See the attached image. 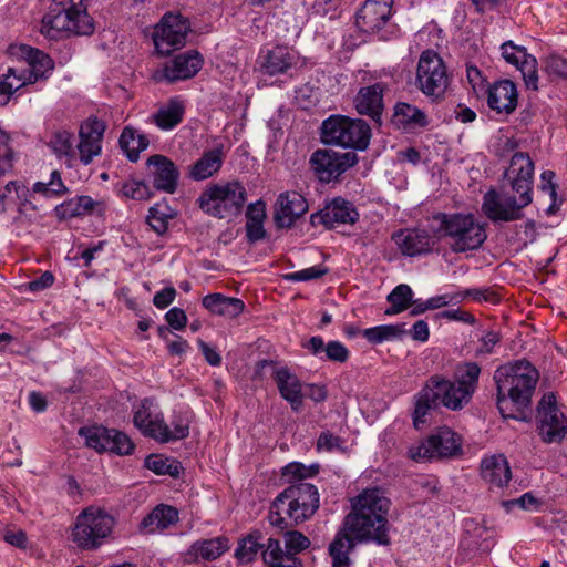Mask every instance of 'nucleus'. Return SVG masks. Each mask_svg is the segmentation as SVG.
<instances>
[{
    "label": "nucleus",
    "mask_w": 567,
    "mask_h": 567,
    "mask_svg": "<svg viewBox=\"0 0 567 567\" xmlns=\"http://www.w3.org/2000/svg\"><path fill=\"white\" fill-rule=\"evenodd\" d=\"M384 90L385 85L380 82L363 86L358 91L353 101L357 112L369 116L378 125L382 124Z\"/></svg>",
    "instance_id": "nucleus-26"
},
{
    "label": "nucleus",
    "mask_w": 567,
    "mask_h": 567,
    "mask_svg": "<svg viewBox=\"0 0 567 567\" xmlns=\"http://www.w3.org/2000/svg\"><path fill=\"white\" fill-rule=\"evenodd\" d=\"M502 55L506 62L515 65L520 71L526 87L533 91L538 90L537 60L528 54L524 47L506 41L501 45Z\"/></svg>",
    "instance_id": "nucleus-19"
},
{
    "label": "nucleus",
    "mask_w": 567,
    "mask_h": 567,
    "mask_svg": "<svg viewBox=\"0 0 567 567\" xmlns=\"http://www.w3.org/2000/svg\"><path fill=\"white\" fill-rule=\"evenodd\" d=\"M497 386V409L506 419L518 420L516 412L528 408L539 379L538 371L525 360L498 367L493 377Z\"/></svg>",
    "instance_id": "nucleus-3"
},
{
    "label": "nucleus",
    "mask_w": 567,
    "mask_h": 567,
    "mask_svg": "<svg viewBox=\"0 0 567 567\" xmlns=\"http://www.w3.org/2000/svg\"><path fill=\"white\" fill-rule=\"evenodd\" d=\"M440 403L444 405V391L441 390L437 374H435L414 396L413 424L415 429H421L426 423L427 414L437 409Z\"/></svg>",
    "instance_id": "nucleus-20"
},
{
    "label": "nucleus",
    "mask_w": 567,
    "mask_h": 567,
    "mask_svg": "<svg viewBox=\"0 0 567 567\" xmlns=\"http://www.w3.org/2000/svg\"><path fill=\"white\" fill-rule=\"evenodd\" d=\"M133 450L134 444L125 433L110 429V444H107L106 452H112L118 455H128Z\"/></svg>",
    "instance_id": "nucleus-48"
},
{
    "label": "nucleus",
    "mask_w": 567,
    "mask_h": 567,
    "mask_svg": "<svg viewBox=\"0 0 567 567\" xmlns=\"http://www.w3.org/2000/svg\"><path fill=\"white\" fill-rule=\"evenodd\" d=\"M285 553L288 554L289 567H302L301 560L297 555L309 548L310 539L298 530H287L282 535Z\"/></svg>",
    "instance_id": "nucleus-40"
},
{
    "label": "nucleus",
    "mask_w": 567,
    "mask_h": 567,
    "mask_svg": "<svg viewBox=\"0 0 567 567\" xmlns=\"http://www.w3.org/2000/svg\"><path fill=\"white\" fill-rule=\"evenodd\" d=\"M481 476L491 485L502 487L512 478V472L507 458L499 455L485 457L481 462Z\"/></svg>",
    "instance_id": "nucleus-30"
},
{
    "label": "nucleus",
    "mask_w": 567,
    "mask_h": 567,
    "mask_svg": "<svg viewBox=\"0 0 567 567\" xmlns=\"http://www.w3.org/2000/svg\"><path fill=\"white\" fill-rule=\"evenodd\" d=\"M393 0H365L355 16L358 28L365 33L379 32L391 17Z\"/></svg>",
    "instance_id": "nucleus-21"
},
{
    "label": "nucleus",
    "mask_w": 567,
    "mask_h": 567,
    "mask_svg": "<svg viewBox=\"0 0 567 567\" xmlns=\"http://www.w3.org/2000/svg\"><path fill=\"white\" fill-rule=\"evenodd\" d=\"M328 272L327 268L321 266H313L310 268H306L299 271L290 272L284 276V278L288 281H308L321 278L323 275Z\"/></svg>",
    "instance_id": "nucleus-54"
},
{
    "label": "nucleus",
    "mask_w": 567,
    "mask_h": 567,
    "mask_svg": "<svg viewBox=\"0 0 567 567\" xmlns=\"http://www.w3.org/2000/svg\"><path fill=\"white\" fill-rule=\"evenodd\" d=\"M392 238L401 252L409 257L429 254L435 245L433 237L424 229H401Z\"/></svg>",
    "instance_id": "nucleus-28"
},
{
    "label": "nucleus",
    "mask_w": 567,
    "mask_h": 567,
    "mask_svg": "<svg viewBox=\"0 0 567 567\" xmlns=\"http://www.w3.org/2000/svg\"><path fill=\"white\" fill-rule=\"evenodd\" d=\"M307 212L308 203L301 194L285 192L276 200L274 220L278 228H290Z\"/></svg>",
    "instance_id": "nucleus-22"
},
{
    "label": "nucleus",
    "mask_w": 567,
    "mask_h": 567,
    "mask_svg": "<svg viewBox=\"0 0 567 567\" xmlns=\"http://www.w3.org/2000/svg\"><path fill=\"white\" fill-rule=\"evenodd\" d=\"M354 151L336 152L332 150H317L310 157V164L321 182L329 183L337 179L346 171L358 163Z\"/></svg>",
    "instance_id": "nucleus-13"
},
{
    "label": "nucleus",
    "mask_w": 567,
    "mask_h": 567,
    "mask_svg": "<svg viewBox=\"0 0 567 567\" xmlns=\"http://www.w3.org/2000/svg\"><path fill=\"white\" fill-rule=\"evenodd\" d=\"M147 166L153 178V187L174 194L179 179V171L174 162L164 155H153L147 159Z\"/></svg>",
    "instance_id": "nucleus-25"
},
{
    "label": "nucleus",
    "mask_w": 567,
    "mask_h": 567,
    "mask_svg": "<svg viewBox=\"0 0 567 567\" xmlns=\"http://www.w3.org/2000/svg\"><path fill=\"white\" fill-rule=\"evenodd\" d=\"M164 430H162L159 441L161 443H166L171 441L182 440L188 436L189 430L188 425L183 423H177L174 425V429L171 430L166 423H164Z\"/></svg>",
    "instance_id": "nucleus-57"
},
{
    "label": "nucleus",
    "mask_w": 567,
    "mask_h": 567,
    "mask_svg": "<svg viewBox=\"0 0 567 567\" xmlns=\"http://www.w3.org/2000/svg\"><path fill=\"white\" fill-rule=\"evenodd\" d=\"M79 435L84 437L86 446L97 452H106L110 444V429L102 425L81 427Z\"/></svg>",
    "instance_id": "nucleus-44"
},
{
    "label": "nucleus",
    "mask_w": 567,
    "mask_h": 567,
    "mask_svg": "<svg viewBox=\"0 0 567 567\" xmlns=\"http://www.w3.org/2000/svg\"><path fill=\"white\" fill-rule=\"evenodd\" d=\"M165 319L174 330H182L187 324V316L185 311L177 307L169 309L165 315Z\"/></svg>",
    "instance_id": "nucleus-62"
},
{
    "label": "nucleus",
    "mask_w": 567,
    "mask_h": 567,
    "mask_svg": "<svg viewBox=\"0 0 567 567\" xmlns=\"http://www.w3.org/2000/svg\"><path fill=\"white\" fill-rule=\"evenodd\" d=\"M545 70L549 74L558 75L567 80V60L561 56H549L545 62Z\"/></svg>",
    "instance_id": "nucleus-59"
},
{
    "label": "nucleus",
    "mask_w": 567,
    "mask_h": 567,
    "mask_svg": "<svg viewBox=\"0 0 567 567\" xmlns=\"http://www.w3.org/2000/svg\"><path fill=\"white\" fill-rule=\"evenodd\" d=\"M104 131L105 124L97 117H90L80 126V142L76 147L84 165H89L95 156L101 154Z\"/></svg>",
    "instance_id": "nucleus-23"
},
{
    "label": "nucleus",
    "mask_w": 567,
    "mask_h": 567,
    "mask_svg": "<svg viewBox=\"0 0 567 567\" xmlns=\"http://www.w3.org/2000/svg\"><path fill=\"white\" fill-rule=\"evenodd\" d=\"M247 200V190L238 181L207 185L196 203L208 216L233 219L240 215Z\"/></svg>",
    "instance_id": "nucleus-6"
},
{
    "label": "nucleus",
    "mask_w": 567,
    "mask_h": 567,
    "mask_svg": "<svg viewBox=\"0 0 567 567\" xmlns=\"http://www.w3.org/2000/svg\"><path fill=\"white\" fill-rule=\"evenodd\" d=\"M390 506L391 501L379 487L365 488L351 499V511L329 545L332 567H349V554L359 543L390 545Z\"/></svg>",
    "instance_id": "nucleus-1"
},
{
    "label": "nucleus",
    "mask_w": 567,
    "mask_h": 567,
    "mask_svg": "<svg viewBox=\"0 0 567 567\" xmlns=\"http://www.w3.org/2000/svg\"><path fill=\"white\" fill-rule=\"evenodd\" d=\"M266 368L271 369V375L277 384L278 391L295 412L301 410L303 405L302 384L299 378L287 367H278L271 360H261L257 363L256 374L262 377Z\"/></svg>",
    "instance_id": "nucleus-14"
},
{
    "label": "nucleus",
    "mask_w": 567,
    "mask_h": 567,
    "mask_svg": "<svg viewBox=\"0 0 567 567\" xmlns=\"http://www.w3.org/2000/svg\"><path fill=\"white\" fill-rule=\"evenodd\" d=\"M319 507V493L315 485L299 482L281 492L272 502L268 520L281 530L310 518Z\"/></svg>",
    "instance_id": "nucleus-4"
},
{
    "label": "nucleus",
    "mask_w": 567,
    "mask_h": 567,
    "mask_svg": "<svg viewBox=\"0 0 567 567\" xmlns=\"http://www.w3.org/2000/svg\"><path fill=\"white\" fill-rule=\"evenodd\" d=\"M176 290L174 287H166L162 289L161 291H157L154 295L153 303L159 308L164 309L168 307L175 299Z\"/></svg>",
    "instance_id": "nucleus-64"
},
{
    "label": "nucleus",
    "mask_w": 567,
    "mask_h": 567,
    "mask_svg": "<svg viewBox=\"0 0 567 567\" xmlns=\"http://www.w3.org/2000/svg\"><path fill=\"white\" fill-rule=\"evenodd\" d=\"M487 104L497 113L511 114L517 106V89L509 80L495 82L487 90Z\"/></svg>",
    "instance_id": "nucleus-29"
},
{
    "label": "nucleus",
    "mask_w": 567,
    "mask_h": 567,
    "mask_svg": "<svg viewBox=\"0 0 567 567\" xmlns=\"http://www.w3.org/2000/svg\"><path fill=\"white\" fill-rule=\"evenodd\" d=\"M246 237L251 244L257 243L266 237L264 221H246Z\"/></svg>",
    "instance_id": "nucleus-63"
},
{
    "label": "nucleus",
    "mask_w": 567,
    "mask_h": 567,
    "mask_svg": "<svg viewBox=\"0 0 567 567\" xmlns=\"http://www.w3.org/2000/svg\"><path fill=\"white\" fill-rule=\"evenodd\" d=\"M145 466L157 475H171L178 477L182 465L178 461L163 457L161 455H150L145 460Z\"/></svg>",
    "instance_id": "nucleus-46"
},
{
    "label": "nucleus",
    "mask_w": 567,
    "mask_h": 567,
    "mask_svg": "<svg viewBox=\"0 0 567 567\" xmlns=\"http://www.w3.org/2000/svg\"><path fill=\"white\" fill-rule=\"evenodd\" d=\"M450 84L447 69L442 58L433 50L422 52L415 76V86L432 102L445 97Z\"/></svg>",
    "instance_id": "nucleus-11"
},
{
    "label": "nucleus",
    "mask_w": 567,
    "mask_h": 567,
    "mask_svg": "<svg viewBox=\"0 0 567 567\" xmlns=\"http://www.w3.org/2000/svg\"><path fill=\"white\" fill-rule=\"evenodd\" d=\"M202 303L213 315L227 318H235L245 309V303L241 299L226 297L218 292L205 296Z\"/></svg>",
    "instance_id": "nucleus-32"
},
{
    "label": "nucleus",
    "mask_w": 567,
    "mask_h": 567,
    "mask_svg": "<svg viewBox=\"0 0 567 567\" xmlns=\"http://www.w3.org/2000/svg\"><path fill=\"white\" fill-rule=\"evenodd\" d=\"M97 205L99 203L90 196H78L59 205L55 210L62 218H72L91 215Z\"/></svg>",
    "instance_id": "nucleus-42"
},
{
    "label": "nucleus",
    "mask_w": 567,
    "mask_h": 567,
    "mask_svg": "<svg viewBox=\"0 0 567 567\" xmlns=\"http://www.w3.org/2000/svg\"><path fill=\"white\" fill-rule=\"evenodd\" d=\"M433 220L439 223V236L447 239L451 250L456 254L476 250L487 238L485 224L471 213H437Z\"/></svg>",
    "instance_id": "nucleus-5"
},
{
    "label": "nucleus",
    "mask_w": 567,
    "mask_h": 567,
    "mask_svg": "<svg viewBox=\"0 0 567 567\" xmlns=\"http://www.w3.org/2000/svg\"><path fill=\"white\" fill-rule=\"evenodd\" d=\"M178 522V512L169 505L156 506L141 522V529L145 533H156L167 529Z\"/></svg>",
    "instance_id": "nucleus-33"
},
{
    "label": "nucleus",
    "mask_w": 567,
    "mask_h": 567,
    "mask_svg": "<svg viewBox=\"0 0 567 567\" xmlns=\"http://www.w3.org/2000/svg\"><path fill=\"white\" fill-rule=\"evenodd\" d=\"M204 59L196 50H189L175 55L167 61L163 69L154 75L155 80L175 83L194 78L202 69Z\"/></svg>",
    "instance_id": "nucleus-16"
},
{
    "label": "nucleus",
    "mask_w": 567,
    "mask_h": 567,
    "mask_svg": "<svg viewBox=\"0 0 567 567\" xmlns=\"http://www.w3.org/2000/svg\"><path fill=\"white\" fill-rule=\"evenodd\" d=\"M370 138L371 128L361 118L331 115L321 124V141L327 145L364 151L370 144Z\"/></svg>",
    "instance_id": "nucleus-7"
},
{
    "label": "nucleus",
    "mask_w": 567,
    "mask_h": 567,
    "mask_svg": "<svg viewBox=\"0 0 567 567\" xmlns=\"http://www.w3.org/2000/svg\"><path fill=\"white\" fill-rule=\"evenodd\" d=\"M461 301H463L462 293H446L442 296H435L425 300V308H427V310H435L450 303H457Z\"/></svg>",
    "instance_id": "nucleus-58"
},
{
    "label": "nucleus",
    "mask_w": 567,
    "mask_h": 567,
    "mask_svg": "<svg viewBox=\"0 0 567 567\" xmlns=\"http://www.w3.org/2000/svg\"><path fill=\"white\" fill-rule=\"evenodd\" d=\"M118 144L131 162H136L138 159V152L135 142V130L128 126L124 127L120 136Z\"/></svg>",
    "instance_id": "nucleus-52"
},
{
    "label": "nucleus",
    "mask_w": 567,
    "mask_h": 567,
    "mask_svg": "<svg viewBox=\"0 0 567 567\" xmlns=\"http://www.w3.org/2000/svg\"><path fill=\"white\" fill-rule=\"evenodd\" d=\"M188 25L179 16L165 14L153 33L155 49L161 55H168L186 43Z\"/></svg>",
    "instance_id": "nucleus-15"
},
{
    "label": "nucleus",
    "mask_w": 567,
    "mask_h": 567,
    "mask_svg": "<svg viewBox=\"0 0 567 567\" xmlns=\"http://www.w3.org/2000/svg\"><path fill=\"white\" fill-rule=\"evenodd\" d=\"M430 446L435 457H450L461 452V440L450 427H441L429 436Z\"/></svg>",
    "instance_id": "nucleus-34"
},
{
    "label": "nucleus",
    "mask_w": 567,
    "mask_h": 567,
    "mask_svg": "<svg viewBox=\"0 0 567 567\" xmlns=\"http://www.w3.org/2000/svg\"><path fill=\"white\" fill-rule=\"evenodd\" d=\"M261 557L266 567L288 565V554L281 547L280 540L272 537L268 538L267 543L264 544Z\"/></svg>",
    "instance_id": "nucleus-45"
},
{
    "label": "nucleus",
    "mask_w": 567,
    "mask_h": 567,
    "mask_svg": "<svg viewBox=\"0 0 567 567\" xmlns=\"http://www.w3.org/2000/svg\"><path fill=\"white\" fill-rule=\"evenodd\" d=\"M228 549V540L225 537H216L195 542L189 549L196 557L204 560H215Z\"/></svg>",
    "instance_id": "nucleus-41"
},
{
    "label": "nucleus",
    "mask_w": 567,
    "mask_h": 567,
    "mask_svg": "<svg viewBox=\"0 0 567 567\" xmlns=\"http://www.w3.org/2000/svg\"><path fill=\"white\" fill-rule=\"evenodd\" d=\"M133 423L147 437L159 441L164 430V415L153 399H144L134 411Z\"/></svg>",
    "instance_id": "nucleus-24"
},
{
    "label": "nucleus",
    "mask_w": 567,
    "mask_h": 567,
    "mask_svg": "<svg viewBox=\"0 0 567 567\" xmlns=\"http://www.w3.org/2000/svg\"><path fill=\"white\" fill-rule=\"evenodd\" d=\"M392 123L405 131L423 128L427 126L426 114L415 105L405 102H398L394 105Z\"/></svg>",
    "instance_id": "nucleus-31"
},
{
    "label": "nucleus",
    "mask_w": 567,
    "mask_h": 567,
    "mask_svg": "<svg viewBox=\"0 0 567 567\" xmlns=\"http://www.w3.org/2000/svg\"><path fill=\"white\" fill-rule=\"evenodd\" d=\"M534 162L527 153H515L503 174L501 189L491 188L483 196L482 212L493 223L523 218V209L533 202Z\"/></svg>",
    "instance_id": "nucleus-2"
},
{
    "label": "nucleus",
    "mask_w": 567,
    "mask_h": 567,
    "mask_svg": "<svg viewBox=\"0 0 567 567\" xmlns=\"http://www.w3.org/2000/svg\"><path fill=\"white\" fill-rule=\"evenodd\" d=\"M432 446H430V440H425L417 445H413L409 449L408 455L411 460L420 462L424 460H432L434 455L432 453Z\"/></svg>",
    "instance_id": "nucleus-60"
},
{
    "label": "nucleus",
    "mask_w": 567,
    "mask_h": 567,
    "mask_svg": "<svg viewBox=\"0 0 567 567\" xmlns=\"http://www.w3.org/2000/svg\"><path fill=\"white\" fill-rule=\"evenodd\" d=\"M461 293L463 296V300L466 297H471L475 301H486L491 303H497L499 301V297L491 288H473Z\"/></svg>",
    "instance_id": "nucleus-56"
},
{
    "label": "nucleus",
    "mask_w": 567,
    "mask_h": 567,
    "mask_svg": "<svg viewBox=\"0 0 567 567\" xmlns=\"http://www.w3.org/2000/svg\"><path fill=\"white\" fill-rule=\"evenodd\" d=\"M535 419L538 435L544 443H561L567 437V416L559 410L553 392L543 395Z\"/></svg>",
    "instance_id": "nucleus-12"
},
{
    "label": "nucleus",
    "mask_w": 567,
    "mask_h": 567,
    "mask_svg": "<svg viewBox=\"0 0 567 567\" xmlns=\"http://www.w3.org/2000/svg\"><path fill=\"white\" fill-rule=\"evenodd\" d=\"M48 145L56 156H70L73 153L72 134L64 130L56 131L52 134Z\"/></svg>",
    "instance_id": "nucleus-47"
},
{
    "label": "nucleus",
    "mask_w": 567,
    "mask_h": 567,
    "mask_svg": "<svg viewBox=\"0 0 567 567\" xmlns=\"http://www.w3.org/2000/svg\"><path fill=\"white\" fill-rule=\"evenodd\" d=\"M185 106L178 99H171L162 105L153 115V123L161 130L167 131L177 126L184 117Z\"/></svg>",
    "instance_id": "nucleus-35"
},
{
    "label": "nucleus",
    "mask_w": 567,
    "mask_h": 567,
    "mask_svg": "<svg viewBox=\"0 0 567 567\" xmlns=\"http://www.w3.org/2000/svg\"><path fill=\"white\" fill-rule=\"evenodd\" d=\"M223 165V152L214 148L205 152L203 156L192 166L189 176L195 181H203L212 177Z\"/></svg>",
    "instance_id": "nucleus-37"
},
{
    "label": "nucleus",
    "mask_w": 567,
    "mask_h": 567,
    "mask_svg": "<svg viewBox=\"0 0 567 567\" xmlns=\"http://www.w3.org/2000/svg\"><path fill=\"white\" fill-rule=\"evenodd\" d=\"M466 76L475 94H480L485 91L486 80L475 65H467Z\"/></svg>",
    "instance_id": "nucleus-61"
},
{
    "label": "nucleus",
    "mask_w": 567,
    "mask_h": 567,
    "mask_svg": "<svg viewBox=\"0 0 567 567\" xmlns=\"http://www.w3.org/2000/svg\"><path fill=\"white\" fill-rule=\"evenodd\" d=\"M318 473V466L307 467L301 463H290L282 468V475L290 480L302 481Z\"/></svg>",
    "instance_id": "nucleus-53"
},
{
    "label": "nucleus",
    "mask_w": 567,
    "mask_h": 567,
    "mask_svg": "<svg viewBox=\"0 0 567 567\" xmlns=\"http://www.w3.org/2000/svg\"><path fill=\"white\" fill-rule=\"evenodd\" d=\"M298 62V53L284 45L267 50L259 56L260 71L269 76L287 74Z\"/></svg>",
    "instance_id": "nucleus-27"
},
{
    "label": "nucleus",
    "mask_w": 567,
    "mask_h": 567,
    "mask_svg": "<svg viewBox=\"0 0 567 567\" xmlns=\"http://www.w3.org/2000/svg\"><path fill=\"white\" fill-rule=\"evenodd\" d=\"M303 347L315 355L323 352L326 359L334 362L343 363L349 358V350L340 341H329L324 344L321 337H312Z\"/></svg>",
    "instance_id": "nucleus-36"
},
{
    "label": "nucleus",
    "mask_w": 567,
    "mask_h": 567,
    "mask_svg": "<svg viewBox=\"0 0 567 567\" xmlns=\"http://www.w3.org/2000/svg\"><path fill=\"white\" fill-rule=\"evenodd\" d=\"M413 291L409 285H398L386 297L391 306L385 310V315L393 316L403 312L411 307Z\"/></svg>",
    "instance_id": "nucleus-43"
},
{
    "label": "nucleus",
    "mask_w": 567,
    "mask_h": 567,
    "mask_svg": "<svg viewBox=\"0 0 567 567\" xmlns=\"http://www.w3.org/2000/svg\"><path fill=\"white\" fill-rule=\"evenodd\" d=\"M8 53L27 61L29 68L20 72L29 84L48 79L54 69V61L47 53L27 44H11Z\"/></svg>",
    "instance_id": "nucleus-17"
},
{
    "label": "nucleus",
    "mask_w": 567,
    "mask_h": 567,
    "mask_svg": "<svg viewBox=\"0 0 567 567\" xmlns=\"http://www.w3.org/2000/svg\"><path fill=\"white\" fill-rule=\"evenodd\" d=\"M23 78L21 72H17L12 68L8 70L4 80L0 81V94L6 96L4 103L8 102L13 92L29 84Z\"/></svg>",
    "instance_id": "nucleus-50"
},
{
    "label": "nucleus",
    "mask_w": 567,
    "mask_h": 567,
    "mask_svg": "<svg viewBox=\"0 0 567 567\" xmlns=\"http://www.w3.org/2000/svg\"><path fill=\"white\" fill-rule=\"evenodd\" d=\"M113 525L114 519L106 512L89 507L76 516L72 542L81 549H95L111 534Z\"/></svg>",
    "instance_id": "nucleus-10"
},
{
    "label": "nucleus",
    "mask_w": 567,
    "mask_h": 567,
    "mask_svg": "<svg viewBox=\"0 0 567 567\" xmlns=\"http://www.w3.org/2000/svg\"><path fill=\"white\" fill-rule=\"evenodd\" d=\"M481 371L476 362H462L455 367L453 381L437 375L444 391V406L457 411L468 404L478 388Z\"/></svg>",
    "instance_id": "nucleus-9"
},
{
    "label": "nucleus",
    "mask_w": 567,
    "mask_h": 567,
    "mask_svg": "<svg viewBox=\"0 0 567 567\" xmlns=\"http://www.w3.org/2000/svg\"><path fill=\"white\" fill-rule=\"evenodd\" d=\"M359 218L353 204L341 197L333 198L321 210L311 214L312 226L323 225L326 228H334L341 224H354Z\"/></svg>",
    "instance_id": "nucleus-18"
},
{
    "label": "nucleus",
    "mask_w": 567,
    "mask_h": 567,
    "mask_svg": "<svg viewBox=\"0 0 567 567\" xmlns=\"http://www.w3.org/2000/svg\"><path fill=\"white\" fill-rule=\"evenodd\" d=\"M408 333L404 323L399 324H382L372 328H367L361 331L363 338H365L372 344H379L384 341L401 340Z\"/></svg>",
    "instance_id": "nucleus-39"
},
{
    "label": "nucleus",
    "mask_w": 567,
    "mask_h": 567,
    "mask_svg": "<svg viewBox=\"0 0 567 567\" xmlns=\"http://www.w3.org/2000/svg\"><path fill=\"white\" fill-rule=\"evenodd\" d=\"M121 193L124 197L135 200H146L153 195L150 186L142 181L131 179L122 185Z\"/></svg>",
    "instance_id": "nucleus-49"
},
{
    "label": "nucleus",
    "mask_w": 567,
    "mask_h": 567,
    "mask_svg": "<svg viewBox=\"0 0 567 567\" xmlns=\"http://www.w3.org/2000/svg\"><path fill=\"white\" fill-rule=\"evenodd\" d=\"M43 22L51 30L69 31L78 35H87L94 30L83 0H53Z\"/></svg>",
    "instance_id": "nucleus-8"
},
{
    "label": "nucleus",
    "mask_w": 567,
    "mask_h": 567,
    "mask_svg": "<svg viewBox=\"0 0 567 567\" xmlns=\"http://www.w3.org/2000/svg\"><path fill=\"white\" fill-rule=\"evenodd\" d=\"M555 173L553 171H544L540 175L542 184L540 189L542 192H546L549 194L553 203L548 208L549 214H554L556 212V200H557V185L554 182Z\"/></svg>",
    "instance_id": "nucleus-55"
},
{
    "label": "nucleus",
    "mask_w": 567,
    "mask_h": 567,
    "mask_svg": "<svg viewBox=\"0 0 567 567\" xmlns=\"http://www.w3.org/2000/svg\"><path fill=\"white\" fill-rule=\"evenodd\" d=\"M262 534L255 529L238 540L235 549V558L239 564H249L254 561L260 550L264 548Z\"/></svg>",
    "instance_id": "nucleus-38"
},
{
    "label": "nucleus",
    "mask_w": 567,
    "mask_h": 567,
    "mask_svg": "<svg viewBox=\"0 0 567 567\" xmlns=\"http://www.w3.org/2000/svg\"><path fill=\"white\" fill-rule=\"evenodd\" d=\"M172 214L162 210L161 205H155L150 208L147 215V224L158 235L164 234L167 230L168 219Z\"/></svg>",
    "instance_id": "nucleus-51"
}]
</instances>
